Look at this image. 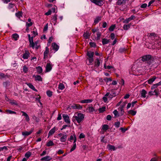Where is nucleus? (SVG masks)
<instances>
[{
    "instance_id": "nucleus-40",
    "label": "nucleus",
    "mask_w": 161,
    "mask_h": 161,
    "mask_svg": "<svg viewBox=\"0 0 161 161\" xmlns=\"http://www.w3.org/2000/svg\"><path fill=\"white\" fill-rule=\"evenodd\" d=\"M101 35V33L99 31L97 32V37L96 38V40L97 41H99L100 40V36Z\"/></svg>"
},
{
    "instance_id": "nucleus-12",
    "label": "nucleus",
    "mask_w": 161,
    "mask_h": 161,
    "mask_svg": "<svg viewBox=\"0 0 161 161\" xmlns=\"http://www.w3.org/2000/svg\"><path fill=\"white\" fill-rule=\"evenodd\" d=\"M136 19V17L135 16L132 15L129 18L126 19H125L124 22L125 23H128L131 20H132L134 19Z\"/></svg>"
},
{
    "instance_id": "nucleus-26",
    "label": "nucleus",
    "mask_w": 161,
    "mask_h": 161,
    "mask_svg": "<svg viewBox=\"0 0 161 161\" xmlns=\"http://www.w3.org/2000/svg\"><path fill=\"white\" fill-rule=\"evenodd\" d=\"M11 36L12 39L15 41L17 40L19 38V36L16 33L13 34Z\"/></svg>"
},
{
    "instance_id": "nucleus-6",
    "label": "nucleus",
    "mask_w": 161,
    "mask_h": 161,
    "mask_svg": "<svg viewBox=\"0 0 161 161\" xmlns=\"http://www.w3.org/2000/svg\"><path fill=\"white\" fill-rule=\"evenodd\" d=\"M108 91L110 92V96H109L108 97L110 99H112L113 97L116 96L117 94V93L116 92V90L115 89H110L108 90Z\"/></svg>"
},
{
    "instance_id": "nucleus-43",
    "label": "nucleus",
    "mask_w": 161,
    "mask_h": 161,
    "mask_svg": "<svg viewBox=\"0 0 161 161\" xmlns=\"http://www.w3.org/2000/svg\"><path fill=\"white\" fill-rule=\"evenodd\" d=\"M5 112L7 113H9V114H16V113L15 112L13 111L10 110L9 109H6L5 110Z\"/></svg>"
},
{
    "instance_id": "nucleus-45",
    "label": "nucleus",
    "mask_w": 161,
    "mask_h": 161,
    "mask_svg": "<svg viewBox=\"0 0 161 161\" xmlns=\"http://www.w3.org/2000/svg\"><path fill=\"white\" fill-rule=\"evenodd\" d=\"M54 145V144L53 142L52 141L50 140L47 143L46 146L47 147H50L53 146Z\"/></svg>"
},
{
    "instance_id": "nucleus-37",
    "label": "nucleus",
    "mask_w": 161,
    "mask_h": 161,
    "mask_svg": "<svg viewBox=\"0 0 161 161\" xmlns=\"http://www.w3.org/2000/svg\"><path fill=\"white\" fill-rule=\"evenodd\" d=\"M36 69H37V72L38 74H40L42 72V69L41 67L39 66L36 67Z\"/></svg>"
},
{
    "instance_id": "nucleus-42",
    "label": "nucleus",
    "mask_w": 161,
    "mask_h": 161,
    "mask_svg": "<svg viewBox=\"0 0 161 161\" xmlns=\"http://www.w3.org/2000/svg\"><path fill=\"white\" fill-rule=\"evenodd\" d=\"M130 24L125 25L123 26V28L125 30H127L130 28Z\"/></svg>"
},
{
    "instance_id": "nucleus-47",
    "label": "nucleus",
    "mask_w": 161,
    "mask_h": 161,
    "mask_svg": "<svg viewBox=\"0 0 161 161\" xmlns=\"http://www.w3.org/2000/svg\"><path fill=\"white\" fill-rule=\"evenodd\" d=\"M22 12L19 11L18 13H16L15 15L18 18H20L22 16Z\"/></svg>"
},
{
    "instance_id": "nucleus-4",
    "label": "nucleus",
    "mask_w": 161,
    "mask_h": 161,
    "mask_svg": "<svg viewBox=\"0 0 161 161\" xmlns=\"http://www.w3.org/2000/svg\"><path fill=\"white\" fill-rule=\"evenodd\" d=\"M69 107H70L71 109L72 108L76 110L80 109L82 108V106L80 104L75 103L73 104L72 105H70Z\"/></svg>"
},
{
    "instance_id": "nucleus-7",
    "label": "nucleus",
    "mask_w": 161,
    "mask_h": 161,
    "mask_svg": "<svg viewBox=\"0 0 161 161\" xmlns=\"http://www.w3.org/2000/svg\"><path fill=\"white\" fill-rule=\"evenodd\" d=\"M63 117L66 123L70 125V121L69 119V116L66 114H63Z\"/></svg>"
},
{
    "instance_id": "nucleus-63",
    "label": "nucleus",
    "mask_w": 161,
    "mask_h": 161,
    "mask_svg": "<svg viewBox=\"0 0 161 161\" xmlns=\"http://www.w3.org/2000/svg\"><path fill=\"white\" fill-rule=\"evenodd\" d=\"M33 25V23L32 22H30V23H27L26 26L27 28H28V27L31 26Z\"/></svg>"
},
{
    "instance_id": "nucleus-29",
    "label": "nucleus",
    "mask_w": 161,
    "mask_h": 161,
    "mask_svg": "<svg viewBox=\"0 0 161 161\" xmlns=\"http://www.w3.org/2000/svg\"><path fill=\"white\" fill-rule=\"evenodd\" d=\"M107 147L109 150L115 151L116 150L115 147L114 146L110 144H108V145Z\"/></svg>"
},
{
    "instance_id": "nucleus-19",
    "label": "nucleus",
    "mask_w": 161,
    "mask_h": 161,
    "mask_svg": "<svg viewBox=\"0 0 161 161\" xmlns=\"http://www.w3.org/2000/svg\"><path fill=\"white\" fill-rule=\"evenodd\" d=\"M30 54L28 51H25V53L23 54L22 58L24 59H27L29 56Z\"/></svg>"
},
{
    "instance_id": "nucleus-38",
    "label": "nucleus",
    "mask_w": 161,
    "mask_h": 161,
    "mask_svg": "<svg viewBox=\"0 0 161 161\" xmlns=\"http://www.w3.org/2000/svg\"><path fill=\"white\" fill-rule=\"evenodd\" d=\"M65 88L64 86L62 83H60L58 85V88L59 90H62Z\"/></svg>"
},
{
    "instance_id": "nucleus-33",
    "label": "nucleus",
    "mask_w": 161,
    "mask_h": 161,
    "mask_svg": "<svg viewBox=\"0 0 161 161\" xmlns=\"http://www.w3.org/2000/svg\"><path fill=\"white\" fill-rule=\"evenodd\" d=\"M101 17L98 16L97 17L94 21V23L95 25L98 23V22L101 20Z\"/></svg>"
},
{
    "instance_id": "nucleus-55",
    "label": "nucleus",
    "mask_w": 161,
    "mask_h": 161,
    "mask_svg": "<svg viewBox=\"0 0 161 161\" xmlns=\"http://www.w3.org/2000/svg\"><path fill=\"white\" fill-rule=\"evenodd\" d=\"M75 135H71L70 136V138L68 139V140L69 141L72 142V141H73L74 140V139L75 138Z\"/></svg>"
},
{
    "instance_id": "nucleus-10",
    "label": "nucleus",
    "mask_w": 161,
    "mask_h": 161,
    "mask_svg": "<svg viewBox=\"0 0 161 161\" xmlns=\"http://www.w3.org/2000/svg\"><path fill=\"white\" fill-rule=\"evenodd\" d=\"M52 49L54 50L55 52L57 51L59 48V46L55 42H53L52 44Z\"/></svg>"
},
{
    "instance_id": "nucleus-50",
    "label": "nucleus",
    "mask_w": 161,
    "mask_h": 161,
    "mask_svg": "<svg viewBox=\"0 0 161 161\" xmlns=\"http://www.w3.org/2000/svg\"><path fill=\"white\" fill-rule=\"evenodd\" d=\"M52 92L50 90H48L47 91L46 93L49 97H51L52 95Z\"/></svg>"
},
{
    "instance_id": "nucleus-16",
    "label": "nucleus",
    "mask_w": 161,
    "mask_h": 161,
    "mask_svg": "<svg viewBox=\"0 0 161 161\" xmlns=\"http://www.w3.org/2000/svg\"><path fill=\"white\" fill-rule=\"evenodd\" d=\"M93 101V100L92 99H84L81 100L80 101V102L81 103H91Z\"/></svg>"
},
{
    "instance_id": "nucleus-48",
    "label": "nucleus",
    "mask_w": 161,
    "mask_h": 161,
    "mask_svg": "<svg viewBox=\"0 0 161 161\" xmlns=\"http://www.w3.org/2000/svg\"><path fill=\"white\" fill-rule=\"evenodd\" d=\"M126 49L125 48H120L119 49V52L120 53H123L126 52Z\"/></svg>"
},
{
    "instance_id": "nucleus-60",
    "label": "nucleus",
    "mask_w": 161,
    "mask_h": 161,
    "mask_svg": "<svg viewBox=\"0 0 161 161\" xmlns=\"http://www.w3.org/2000/svg\"><path fill=\"white\" fill-rule=\"evenodd\" d=\"M10 103L13 105V104H14L15 105H18V104L17 103V102H16V101L14 100H13L12 101H11L10 102Z\"/></svg>"
},
{
    "instance_id": "nucleus-35",
    "label": "nucleus",
    "mask_w": 161,
    "mask_h": 161,
    "mask_svg": "<svg viewBox=\"0 0 161 161\" xmlns=\"http://www.w3.org/2000/svg\"><path fill=\"white\" fill-rule=\"evenodd\" d=\"M106 107L104 106L102 108H100L98 109V111L99 113H103L106 110Z\"/></svg>"
},
{
    "instance_id": "nucleus-15",
    "label": "nucleus",
    "mask_w": 161,
    "mask_h": 161,
    "mask_svg": "<svg viewBox=\"0 0 161 161\" xmlns=\"http://www.w3.org/2000/svg\"><path fill=\"white\" fill-rule=\"evenodd\" d=\"M49 52V49L47 47H46L45 51L44 52V58H46L48 57V54Z\"/></svg>"
},
{
    "instance_id": "nucleus-1",
    "label": "nucleus",
    "mask_w": 161,
    "mask_h": 161,
    "mask_svg": "<svg viewBox=\"0 0 161 161\" xmlns=\"http://www.w3.org/2000/svg\"><path fill=\"white\" fill-rule=\"evenodd\" d=\"M84 119V115L81 113H76L73 116L72 120L74 123L76 125V122L80 124L82 123Z\"/></svg>"
},
{
    "instance_id": "nucleus-32",
    "label": "nucleus",
    "mask_w": 161,
    "mask_h": 161,
    "mask_svg": "<svg viewBox=\"0 0 161 161\" xmlns=\"http://www.w3.org/2000/svg\"><path fill=\"white\" fill-rule=\"evenodd\" d=\"M110 42V40L106 38H103L102 39V43L103 45L107 44Z\"/></svg>"
},
{
    "instance_id": "nucleus-9",
    "label": "nucleus",
    "mask_w": 161,
    "mask_h": 161,
    "mask_svg": "<svg viewBox=\"0 0 161 161\" xmlns=\"http://www.w3.org/2000/svg\"><path fill=\"white\" fill-rule=\"evenodd\" d=\"M101 63H102V61L98 58H97L94 62V67L96 68H98Z\"/></svg>"
},
{
    "instance_id": "nucleus-24",
    "label": "nucleus",
    "mask_w": 161,
    "mask_h": 161,
    "mask_svg": "<svg viewBox=\"0 0 161 161\" xmlns=\"http://www.w3.org/2000/svg\"><path fill=\"white\" fill-rule=\"evenodd\" d=\"M86 110L87 112L90 113L95 111L94 108L93 107H89L87 108H86Z\"/></svg>"
},
{
    "instance_id": "nucleus-13",
    "label": "nucleus",
    "mask_w": 161,
    "mask_h": 161,
    "mask_svg": "<svg viewBox=\"0 0 161 161\" xmlns=\"http://www.w3.org/2000/svg\"><path fill=\"white\" fill-rule=\"evenodd\" d=\"M91 34V33L90 32L88 31H86V32H84L83 36L85 39H89L90 38Z\"/></svg>"
},
{
    "instance_id": "nucleus-54",
    "label": "nucleus",
    "mask_w": 161,
    "mask_h": 161,
    "mask_svg": "<svg viewBox=\"0 0 161 161\" xmlns=\"http://www.w3.org/2000/svg\"><path fill=\"white\" fill-rule=\"evenodd\" d=\"M89 44L91 47H96V44L94 42H90Z\"/></svg>"
},
{
    "instance_id": "nucleus-30",
    "label": "nucleus",
    "mask_w": 161,
    "mask_h": 161,
    "mask_svg": "<svg viewBox=\"0 0 161 161\" xmlns=\"http://www.w3.org/2000/svg\"><path fill=\"white\" fill-rule=\"evenodd\" d=\"M147 93V91L144 89H142L141 92V97H142L145 98L146 97V94Z\"/></svg>"
},
{
    "instance_id": "nucleus-8",
    "label": "nucleus",
    "mask_w": 161,
    "mask_h": 161,
    "mask_svg": "<svg viewBox=\"0 0 161 161\" xmlns=\"http://www.w3.org/2000/svg\"><path fill=\"white\" fill-rule=\"evenodd\" d=\"M148 94L151 96L155 95L157 97L158 94V89H155L153 91H150L148 92Z\"/></svg>"
},
{
    "instance_id": "nucleus-53",
    "label": "nucleus",
    "mask_w": 161,
    "mask_h": 161,
    "mask_svg": "<svg viewBox=\"0 0 161 161\" xmlns=\"http://www.w3.org/2000/svg\"><path fill=\"white\" fill-rule=\"evenodd\" d=\"M113 114L116 116L119 117V115L118 113V112L116 110H115L113 112Z\"/></svg>"
},
{
    "instance_id": "nucleus-27",
    "label": "nucleus",
    "mask_w": 161,
    "mask_h": 161,
    "mask_svg": "<svg viewBox=\"0 0 161 161\" xmlns=\"http://www.w3.org/2000/svg\"><path fill=\"white\" fill-rule=\"evenodd\" d=\"M156 78V76H154L153 77L150 78L147 80L148 83L149 84H151L155 80Z\"/></svg>"
},
{
    "instance_id": "nucleus-64",
    "label": "nucleus",
    "mask_w": 161,
    "mask_h": 161,
    "mask_svg": "<svg viewBox=\"0 0 161 161\" xmlns=\"http://www.w3.org/2000/svg\"><path fill=\"white\" fill-rule=\"evenodd\" d=\"M48 23H47L46 25L44 26V28L43 29V32H45L48 29Z\"/></svg>"
},
{
    "instance_id": "nucleus-44",
    "label": "nucleus",
    "mask_w": 161,
    "mask_h": 161,
    "mask_svg": "<svg viewBox=\"0 0 161 161\" xmlns=\"http://www.w3.org/2000/svg\"><path fill=\"white\" fill-rule=\"evenodd\" d=\"M9 82L8 81H6L3 82V85L4 87L6 88L9 86Z\"/></svg>"
},
{
    "instance_id": "nucleus-61",
    "label": "nucleus",
    "mask_w": 161,
    "mask_h": 161,
    "mask_svg": "<svg viewBox=\"0 0 161 161\" xmlns=\"http://www.w3.org/2000/svg\"><path fill=\"white\" fill-rule=\"evenodd\" d=\"M70 125L68 124V125H64L63 126L62 128L61 129V130H62L64 129H65L67 127H70Z\"/></svg>"
},
{
    "instance_id": "nucleus-52",
    "label": "nucleus",
    "mask_w": 161,
    "mask_h": 161,
    "mask_svg": "<svg viewBox=\"0 0 161 161\" xmlns=\"http://www.w3.org/2000/svg\"><path fill=\"white\" fill-rule=\"evenodd\" d=\"M28 71V68L26 65H24L23 68V71L25 73H27Z\"/></svg>"
},
{
    "instance_id": "nucleus-3",
    "label": "nucleus",
    "mask_w": 161,
    "mask_h": 161,
    "mask_svg": "<svg viewBox=\"0 0 161 161\" xmlns=\"http://www.w3.org/2000/svg\"><path fill=\"white\" fill-rule=\"evenodd\" d=\"M152 56L150 55H147L143 56L142 57V60L143 61H146L148 65H150L151 64Z\"/></svg>"
},
{
    "instance_id": "nucleus-21",
    "label": "nucleus",
    "mask_w": 161,
    "mask_h": 161,
    "mask_svg": "<svg viewBox=\"0 0 161 161\" xmlns=\"http://www.w3.org/2000/svg\"><path fill=\"white\" fill-rule=\"evenodd\" d=\"M126 0H118L116 2L117 5H121L122 4H125L126 3Z\"/></svg>"
},
{
    "instance_id": "nucleus-58",
    "label": "nucleus",
    "mask_w": 161,
    "mask_h": 161,
    "mask_svg": "<svg viewBox=\"0 0 161 161\" xmlns=\"http://www.w3.org/2000/svg\"><path fill=\"white\" fill-rule=\"evenodd\" d=\"M120 125V122L119 121L116 122L114 123V126L117 128L119 127Z\"/></svg>"
},
{
    "instance_id": "nucleus-31",
    "label": "nucleus",
    "mask_w": 161,
    "mask_h": 161,
    "mask_svg": "<svg viewBox=\"0 0 161 161\" xmlns=\"http://www.w3.org/2000/svg\"><path fill=\"white\" fill-rule=\"evenodd\" d=\"M9 76L5 75L4 74L0 72V79H2L3 78H6V77L8 78Z\"/></svg>"
},
{
    "instance_id": "nucleus-25",
    "label": "nucleus",
    "mask_w": 161,
    "mask_h": 161,
    "mask_svg": "<svg viewBox=\"0 0 161 161\" xmlns=\"http://www.w3.org/2000/svg\"><path fill=\"white\" fill-rule=\"evenodd\" d=\"M67 138V135L66 134H63L60 139V141L62 142H64L66 141Z\"/></svg>"
},
{
    "instance_id": "nucleus-59",
    "label": "nucleus",
    "mask_w": 161,
    "mask_h": 161,
    "mask_svg": "<svg viewBox=\"0 0 161 161\" xmlns=\"http://www.w3.org/2000/svg\"><path fill=\"white\" fill-rule=\"evenodd\" d=\"M110 38L111 39L113 40H114V39H115V34L114 33H112L111 34H110Z\"/></svg>"
},
{
    "instance_id": "nucleus-28",
    "label": "nucleus",
    "mask_w": 161,
    "mask_h": 161,
    "mask_svg": "<svg viewBox=\"0 0 161 161\" xmlns=\"http://www.w3.org/2000/svg\"><path fill=\"white\" fill-rule=\"evenodd\" d=\"M108 128V125H107L105 124L103 125L102 130H103L104 132H106Z\"/></svg>"
},
{
    "instance_id": "nucleus-2",
    "label": "nucleus",
    "mask_w": 161,
    "mask_h": 161,
    "mask_svg": "<svg viewBox=\"0 0 161 161\" xmlns=\"http://www.w3.org/2000/svg\"><path fill=\"white\" fill-rule=\"evenodd\" d=\"M94 55V53L92 51H88L87 53V55L88 56V58H87L86 60H87L89 61V63L87 65H90L91 64L93 61V57Z\"/></svg>"
},
{
    "instance_id": "nucleus-36",
    "label": "nucleus",
    "mask_w": 161,
    "mask_h": 161,
    "mask_svg": "<svg viewBox=\"0 0 161 161\" xmlns=\"http://www.w3.org/2000/svg\"><path fill=\"white\" fill-rule=\"evenodd\" d=\"M53 22L54 23V25H55L56 23L57 22V15L56 14H54L53 17Z\"/></svg>"
},
{
    "instance_id": "nucleus-11",
    "label": "nucleus",
    "mask_w": 161,
    "mask_h": 161,
    "mask_svg": "<svg viewBox=\"0 0 161 161\" xmlns=\"http://www.w3.org/2000/svg\"><path fill=\"white\" fill-rule=\"evenodd\" d=\"M33 128H32L31 129V130L29 132H28L27 131H23L22 132V134L23 136H28L31 134L32 133V132L33 131Z\"/></svg>"
},
{
    "instance_id": "nucleus-56",
    "label": "nucleus",
    "mask_w": 161,
    "mask_h": 161,
    "mask_svg": "<svg viewBox=\"0 0 161 161\" xmlns=\"http://www.w3.org/2000/svg\"><path fill=\"white\" fill-rule=\"evenodd\" d=\"M106 82H108V81H112V79L111 78H107L106 77L103 79Z\"/></svg>"
},
{
    "instance_id": "nucleus-51",
    "label": "nucleus",
    "mask_w": 161,
    "mask_h": 161,
    "mask_svg": "<svg viewBox=\"0 0 161 161\" xmlns=\"http://www.w3.org/2000/svg\"><path fill=\"white\" fill-rule=\"evenodd\" d=\"M106 64H104V68L105 69H109L111 68H113L114 67L113 66L111 65H108L107 66L106 65Z\"/></svg>"
},
{
    "instance_id": "nucleus-46",
    "label": "nucleus",
    "mask_w": 161,
    "mask_h": 161,
    "mask_svg": "<svg viewBox=\"0 0 161 161\" xmlns=\"http://www.w3.org/2000/svg\"><path fill=\"white\" fill-rule=\"evenodd\" d=\"M31 155V153L29 151H28L26 153L25 155V156L27 158H28Z\"/></svg>"
},
{
    "instance_id": "nucleus-20",
    "label": "nucleus",
    "mask_w": 161,
    "mask_h": 161,
    "mask_svg": "<svg viewBox=\"0 0 161 161\" xmlns=\"http://www.w3.org/2000/svg\"><path fill=\"white\" fill-rule=\"evenodd\" d=\"M34 77L35 78V80L36 81H42V78L41 77L40 75H34Z\"/></svg>"
},
{
    "instance_id": "nucleus-22",
    "label": "nucleus",
    "mask_w": 161,
    "mask_h": 161,
    "mask_svg": "<svg viewBox=\"0 0 161 161\" xmlns=\"http://www.w3.org/2000/svg\"><path fill=\"white\" fill-rule=\"evenodd\" d=\"M154 45L156 47L159 48L161 46V40H158L155 41L154 43Z\"/></svg>"
},
{
    "instance_id": "nucleus-57",
    "label": "nucleus",
    "mask_w": 161,
    "mask_h": 161,
    "mask_svg": "<svg viewBox=\"0 0 161 161\" xmlns=\"http://www.w3.org/2000/svg\"><path fill=\"white\" fill-rule=\"evenodd\" d=\"M76 147V144H73V147H72V148H71L70 152H72L74 150Z\"/></svg>"
},
{
    "instance_id": "nucleus-41",
    "label": "nucleus",
    "mask_w": 161,
    "mask_h": 161,
    "mask_svg": "<svg viewBox=\"0 0 161 161\" xmlns=\"http://www.w3.org/2000/svg\"><path fill=\"white\" fill-rule=\"evenodd\" d=\"M116 27V25H112L109 28V30L110 31H113Z\"/></svg>"
},
{
    "instance_id": "nucleus-34",
    "label": "nucleus",
    "mask_w": 161,
    "mask_h": 161,
    "mask_svg": "<svg viewBox=\"0 0 161 161\" xmlns=\"http://www.w3.org/2000/svg\"><path fill=\"white\" fill-rule=\"evenodd\" d=\"M27 85L29 86V87L30 88H31V89H32L33 90H34L36 92H37V90L35 89L34 86L31 83H29L28 84H27Z\"/></svg>"
},
{
    "instance_id": "nucleus-39",
    "label": "nucleus",
    "mask_w": 161,
    "mask_h": 161,
    "mask_svg": "<svg viewBox=\"0 0 161 161\" xmlns=\"http://www.w3.org/2000/svg\"><path fill=\"white\" fill-rule=\"evenodd\" d=\"M136 112L132 110H130L128 112V114H130L133 116L135 115L136 114Z\"/></svg>"
},
{
    "instance_id": "nucleus-18",
    "label": "nucleus",
    "mask_w": 161,
    "mask_h": 161,
    "mask_svg": "<svg viewBox=\"0 0 161 161\" xmlns=\"http://www.w3.org/2000/svg\"><path fill=\"white\" fill-rule=\"evenodd\" d=\"M56 130V128L55 127H54L51 129L48 133V137L53 135L54 133Z\"/></svg>"
},
{
    "instance_id": "nucleus-23",
    "label": "nucleus",
    "mask_w": 161,
    "mask_h": 161,
    "mask_svg": "<svg viewBox=\"0 0 161 161\" xmlns=\"http://www.w3.org/2000/svg\"><path fill=\"white\" fill-rule=\"evenodd\" d=\"M52 158L49 156H45L41 158V160L43 161H48L51 160Z\"/></svg>"
},
{
    "instance_id": "nucleus-14",
    "label": "nucleus",
    "mask_w": 161,
    "mask_h": 161,
    "mask_svg": "<svg viewBox=\"0 0 161 161\" xmlns=\"http://www.w3.org/2000/svg\"><path fill=\"white\" fill-rule=\"evenodd\" d=\"M21 113H22V115L25 116V120L26 121L28 122L30 121V119L27 114L23 111H21Z\"/></svg>"
},
{
    "instance_id": "nucleus-62",
    "label": "nucleus",
    "mask_w": 161,
    "mask_h": 161,
    "mask_svg": "<svg viewBox=\"0 0 161 161\" xmlns=\"http://www.w3.org/2000/svg\"><path fill=\"white\" fill-rule=\"evenodd\" d=\"M38 41H36L35 42V45H36V50H37L38 49L39 47H40V46L39 45H38Z\"/></svg>"
},
{
    "instance_id": "nucleus-49",
    "label": "nucleus",
    "mask_w": 161,
    "mask_h": 161,
    "mask_svg": "<svg viewBox=\"0 0 161 161\" xmlns=\"http://www.w3.org/2000/svg\"><path fill=\"white\" fill-rule=\"evenodd\" d=\"M30 43V47H32L33 49H34L35 47V42H29Z\"/></svg>"
},
{
    "instance_id": "nucleus-17",
    "label": "nucleus",
    "mask_w": 161,
    "mask_h": 161,
    "mask_svg": "<svg viewBox=\"0 0 161 161\" xmlns=\"http://www.w3.org/2000/svg\"><path fill=\"white\" fill-rule=\"evenodd\" d=\"M52 67L50 63H47L46 65V70L47 72L50 71L52 69Z\"/></svg>"
},
{
    "instance_id": "nucleus-5",
    "label": "nucleus",
    "mask_w": 161,
    "mask_h": 161,
    "mask_svg": "<svg viewBox=\"0 0 161 161\" xmlns=\"http://www.w3.org/2000/svg\"><path fill=\"white\" fill-rule=\"evenodd\" d=\"M91 1L95 4L101 6L104 3V0H91Z\"/></svg>"
}]
</instances>
